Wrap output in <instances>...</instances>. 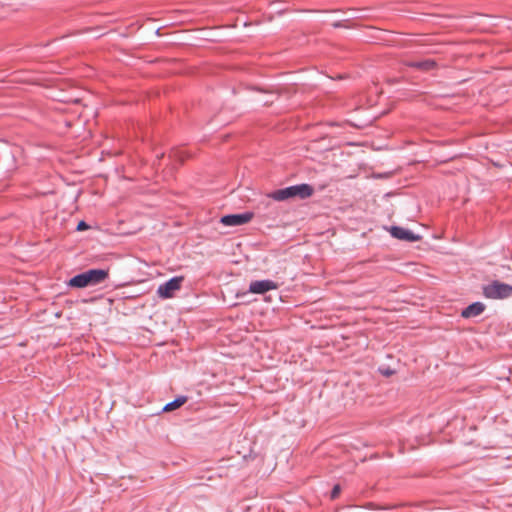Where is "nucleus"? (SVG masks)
<instances>
[{
	"label": "nucleus",
	"mask_w": 512,
	"mask_h": 512,
	"mask_svg": "<svg viewBox=\"0 0 512 512\" xmlns=\"http://www.w3.org/2000/svg\"><path fill=\"white\" fill-rule=\"evenodd\" d=\"M108 275V270L90 269L72 277L69 280V285L76 288H84L90 285H97L104 282L108 278Z\"/></svg>",
	"instance_id": "1"
},
{
	"label": "nucleus",
	"mask_w": 512,
	"mask_h": 512,
	"mask_svg": "<svg viewBox=\"0 0 512 512\" xmlns=\"http://www.w3.org/2000/svg\"><path fill=\"white\" fill-rule=\"evenodd\" d=\"M313 187L309 184H297L283 189H278L269 194L276 201H284L290 198L306 199L313 194Z\"/></svg>",
	"instance_id": "2"
},
{
	"label": "nucleus",
	"mask_w": 512,
	"mask_h": 512,
	"mask_svg": "<svg viewBox=\"0 0 512 512\" xmlns=\"http://www.w3.org/2000/svg\"><path fill=\"white\" fill-rule=\"evenodd\" d=\"M483 295L489 299H505L512 296V285L500 281L483 287Z\"/></svg>",
	"instance_id": "3"
},
{
	"label": "nucleus",
	"mask_w": 512,
	"mask_h": 512,
	"mask_svg": "<svg viewBox=\"0 0 512 512\" xmlns=\"http://www.w3.org/2000/svg\"><path fill=\"white\" fill-rule=\"evenodd\" d=\"M183 280L184 278L182 276H175L166 281L165 283L159 285L157 289L158 296L163 299L173 297L175 291L181 288Z\"/></svg>",
	"instance_id": "4"
},
{
	"label": "nucleus",
	"mask_w": 512,
	"mask_h": 512,
	"mask_svg": "<svg viewBox=\"0 0 512 512\" xmlns=\"http://www.w3.org/2000/svg\"><path fill=\"white\" fill-rule=\"evenodd\" d=\"M252 218V212L229 214L222 216L220 219V223H222L224 226H241L250 222Z\"/></svg>",
	"instance_id": "5"
},
{
	"label": "nucleus",
	"mask_w": 512,
	"mask_h": 512,
	"mask_svg": "<svg viewBox=\"0 0 512 512\" xmlns=\"http://www.w3.org/2000/svg\"><path fill=\"white\" fill-rule=\"evenodd\" d=\"M278 288V284L272 280H256L252 281L249 285V292L253 294H264L267 291L275 290Z\"/></svg>",
	"instance_id": "6"
},
{
	"label": "nucleus",
	"mask_w": 512,
	"mask_h": 512,
	"mask_svg": "<svg viewBox=\"0 0 512 512\" xmlns=\"http://www.w3.org/2000/svg\"><path fill=\"white\" fill-rule=\"evenodd\" d=\"M390 233L394 238L408 242H415L420 239L419 235H416L412 231L399 226H392Z\"/></svg>",
	"instance_id": "7"
},
{
	"label": "nucleus",
	"mask_w": 512,
	"mask_h": 512,
	"mask_svg": "<svg viewBox=\"0 0 512 512\" xmlns=\"http://www.w3.org/2000/svg\"><path fill=\"white\" fill-rule=\"evenodd\" d=\"M484 310L485 305L482 302H474L462 310L461 316L463 318L469 319L479 316L481 313H483Z\"/></svg>",
	"instance_id": "8"
},
{
	"label": "nucleus",
	"mask_w": 512,
	"mask_h": 512,
	"mask_svg": "<svg viewBox=\"0 0 512 512\" xmlns=\"http://www.w3.org/2000/svg\"><path fill=\"white\" fill-rule=\"evenodd\" d=\"M436 63L432 59H426L422 61H411L408 63L409 67L416 68L423 71H429L435 67Z\"/></svg>",
	"instance_id": "9"
},
{
	"label": "nucleus",
	"mask_w": 512,
	"mask_h": 512,
	"mask_svg": "<svg viewBox=\"0 0 512 512\" xmlns=\"http://www.w3.org/2000/svg\"><path fill=\"white\" fill-rule=\"evenodd\" d=\"M186 401H187V397L186 396H179L176 399H174L173 401L167 403L163 407V411L164 412H169V411L175 410V409L181 407L183 404H185Z\"/></svg>",
	"instance_id": "10"
},
{
	"label": "nucleus",
	"mask_w": 512,
	"mask_h": 512,
	"mask_svg": "<svg viewBox=\"0 0 512 512\" xmlns=\"http://www.w3.org/2000/svg\"><path fill=\"white\" fill-rule=\"evenodd\" d=\"M340 485H335L331 491V498L332 499H335L338 497L339 493H340Z\"/></svg>",
	"instance_id": "11"
},
{
	"label": "nucleus",
	"mask_w": 512,
	"mask_h": 512,
	"mask_svg": "<svg viewBox=\"0 0 512 512\" xmlns=\"http://www.w3.org/2000/svg\"><path fill=\"white\" fill-rule=\"evenodd\" d=\"M89 226L88 224L85 222V221H80L77 225V231H83V230H86L88 229Z\"/></svg>",
	"instance_id": "12"
},
{
	"label": "nucleus",
	"mask_w": 512,
	"mask_h": 512,
	"mask_svg": "<svg viewBox=\"0 0 512 512\" xmlns=\"http://www.w3.org/2000/svg\"><path fill=\"white\" fill-rule=\"evenodd\" d=\"M382 373H383L384 375H386V376H389V375H391V374L393 373V371H392V370H390V369H387V370H385V371H382Z\"/></svg>",
	"instance_id": "13"
}]
</instances>
